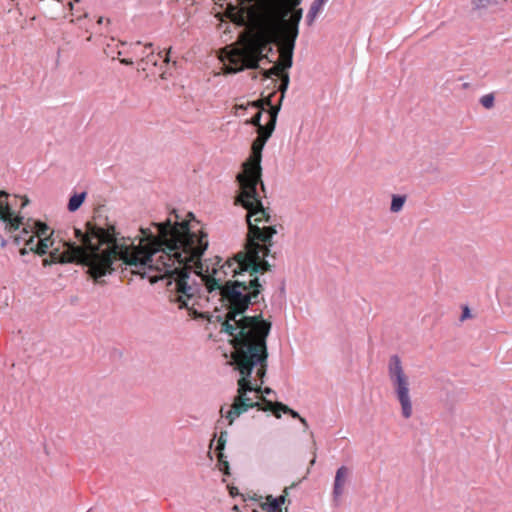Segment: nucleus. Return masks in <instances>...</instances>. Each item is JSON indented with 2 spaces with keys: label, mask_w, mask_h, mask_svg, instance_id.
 Wrapping results in <instances>:
<instances>
[{
  "label": "nucleus",
  "mask_w": 512,
  "mask_h": 512,
  "mask_svg": "<svg viewBox=\"0 0 512 512\" xmlns=\"http://www.w3.org/2000/svg\"><path fill=\"white\" fill-rule=\"evenodd\" d=\"M238 202L247 210L249 232L245 250L223 264L218 257L204 262L196 260L188 273L175 278L170 296L172 302L186 308L194 317L202 316L198 307L204 292L215 293L228 303L222 326L233 337L232 359L239 373L237 396L228 409L224 406L220 409L228 425L250 408L260 407V394L272 392L270 388H261L267 371L266 338L271 323L260 316L242 314L260 292L255 273L269 268L266 257L277 233L276 221L264 208L259 192H240Z\"/></svg>",
  "instance_id": "1"
},
{
  "label": "nucleus",
  "mask_w": 512,
  "mask_h": 512,
  "mask_svg": "<svg viewBox=\"0 0 512 512\" xmlns=\"http://www.w3.org/2000/svg\"><path fill=\"white\" fill-rule=\"evenodd\" d=\"M36 240L30 239L29 250L43 259V266L80 263L88 266L94 279L112 271L113 261L120 259L132 273L149 277L151 282L169 277L175 288L178 275L188 273L208 247L207 234L195 220H179L177 215L164 222L141 228L136 244L129 239H117L114 230L93 228L87 232L75 229L79 243L57 240L54 230L46 223L38 224Z\"/></svg>",
  "instance_id": "2"
},
{
  "label": "nucleus",
  "mask_w": 512,
  "mask_h": 512,
  "mask_svg": "<svg viewBox=\"0 0 512 512\" xmlns=\"http://www.w3.org/2000/svg\"><path fill=\"white\" fill-rule=\"evenodd\" d=\"M257 9L258 31L249 38L243 37L241 47L226 48L222 52V60L228 61V64H225L227 73H236L244 68H256L258 62L263 58V52L271 43H276L279 46L278 64L284 70L292 66L293 50L298 31L294 29L291 36L288 37L281 34L279 21L286 14V11H281L275 23L272 24L264 15L262 6H257Z\"/></svg>",
  "instance_id": "3"
},
{
  "label": "nucleus",
  "mask_w": 512,
  "mask_h": 512,
  "mask_svg": "<svg viewBox=\"0 0 512 512\" xmlns=\"http://www.w3.org/2000/svg\"><path fill=\"white\" fill-rule=\"evenodd\" d=\"M13 204L9 200V195L0 191V221H2L10 232H16L12 238L17 245L23 244L29 247L30 239L36 240V232H38V224L42 221L24 218L15 214L12 209Z\"/></svg>",
  "instance_id": "4"
},
{
  "label": "nucleus",
  "mask_w": 512,
  "mask_h": 512,
  "mask_svg": "<svg viewBox=\"0 0 512 512\" xmlns=\"http://www.w3.org/2000/svg\"><path fill=\"white\" fill-rule=\"evenodd\" d=\"M388 379L400 404L401 416L408 420L413 416L411 383L403 363L398 355H392L387 365Z\"/></svg>",
  "instance_id": "5"
},
{
  "label": "nucleus",
  "mask_w": 512,
  "mask_h": 512,
  "mask_svg": "<svg viewBox=\"0 0 512 512\" xmlns=\"http://www.w3.org/2000/svg\"><path fill=\"white\" fill-rule=\"evenodd\" d=\"M236 115L243 118L244 124H253L256 128H275L276 111L261 110L255 103L236 107Z\"/></svg>",
  "instance_id": "6"
},
{
  "label": "nucleus",
  "mask_w": 512,
  "mask_h": 512,
  "mask_svg": "<svg viewBox=\"0 0 512 512\" xmlns=\"http://www.w3.org/2000/svg\"><path fill=\"white\" fill-rule=\"evenodd\" d=\"M257 6H262L264 15L270 21L275 23L281 11H285L286 0H255Z\"/></svg>",
  "instance_id": "7"
},
{
  "label": "nucleus",
  "mask_w": 512,
  "mask_h": 512,
  "mask_svg": "<svg viewBox=\"0 0 512 512\" xmlns=\"http://www.w3.org/2000/svg\"><path fill=\"white\" fill-rule=\"evenodd\" d=\"M286 13H288L287 7L285 8ZM285 14L279 21L280 31L282 35H286V37L291 36L294 29L298 31V24L302 18V9L296 10L291 19L288 22L283 21V18L286 16Z\"/></svg>",
  "instance_id": "8"
},
{
  "label": "nucleus",
  "mask_w": 512,
  "mask_h": 512,
  "mask_svg": "<svg viewBox=\"0 0 512 512\" xmlns=\"http://www.w3.org/2000/svg\"><path fill=\"white\" fill-rule=\"evenodd\" d=\"M348 476L349 469L346 466H341L337 469L333 486L334 498H339L342 496Z\"/></svg>",
  "instance_id": "9"
},
{
  "label": "nucleus",
  "mask_w": 512,
  "mask_h": 512,
  "mask_svg": "<svg viewBox=\"0 0 512 512\" xmlns=\"http://www.w3.org/2000/svg\"><path fill=\"white\" fill-rule=\"evenodd\" d=\"M261 409L264 411H267V410L273 411L278 418L280 417V415L277 414V410H281L284 413H289L293 418H299L301 423H303L304 425H307L306 420L304 418L300 417L298 412L290 409L289 407L283 405L282 403H273V402L269 401V402H266V406L262 407Z\"/></svg>",
  "instance_id": "10"
},
{
  "label": "nucleus",
  "mask_w": 512,
  "mask_h": 512,
  "mask_svg": "<svg viewBox=\"0 0 512 512\" xmlns=\"http://www.w3.org/2000/svg\"><path fill=\"white\" fill-rule=\"evenodd\" d=\"M271 75L280 76L281 85L279 89L281 90L282 93H284V91L288 88L289 85V75L287 73H284V69L278 63L268 70L267 76Z\"/></svg>",
  "instance_id": "11"
},
{
  "label": "nucleus",
  "mask_w": 512,
  "mask_h": 512,
  "mask_svg": "<svg viewBox=\"0 0 512 512\" xmlns=\"http://www.w3.org/2000/svg\"><path fill=\"white\" fill-rule=\"evenodd\" d=\"M328 2V0H314L310 6V9L306 16V21L309 26H311L315 19L317 18L319 12L323 9L324 5Z\"/></svg>",
  "instance_id": "12"
},
{
  "label": "nucleus",
  "mask_w": 512,
  "mask_h": 512,
  "mask_svg": "<svg viewBox=\"0 0 512 512\" xmlns=\"http://www.w3.org/2000/svg\"><path fill=\"white\" fill-rule=\"evenodd\" d=\"M86 196H87L86 192H81V193L73 194L70 197L69 202H68V206H67L68 210L70 212L77 211L81 207L83 202L85 201Z\"/></svg>",
  "instance_id": "13"
},
{
  "label": "nucleus",
  "mask_w": 512,
  "mask_h": 512,
  "mask_svg": "<svg viewBox=\"0 0 512 512\" xmlns=\"http://www.w3.org/2000/svg\"><path fill=\"white\" fill-rule=\"evenodd\" d=\"M406 202V196L404 195H393L390 205V211L393 213L400 212Z\"/></svg>",
  "instance_id": "14"
},
{
  "label": "nucleus",
  "mask_w": 512,
  "mask_h": 512,
  "mask_svg": "<svg viewBox=\"0 0 512 512\" xmlns=\"http://www.w3.org/2000/svg\"><path fill=\"white\" fill-rule=\"evenodd\" d=\"M262 509L266 512H278L280 510V506L275 497L268 495L265 498V502L262 504Z\"/></svg>",
  "instance_id": "15"
},
{
  "label": "nucleus",
  "mask_w": 512,
  "mask_h": 512,
  "mask_svg": "<svg viewBox=\"0 0 512 512\" xmlns=\"http://www.w3.org/2000/svg\"><path fill=\"white\" fill-rule=\"evenodd\" d=\"M162 58H163V57H162V55H161L160 53H158V54L151 53L150 55H148V56L146 57V59H143V60L141 61V63L139 64V66L141 67V69H142V70H144V71H145V70H147V69H148V68H147L148 64H151V65H153V66H156V65H157V63H158V61H159L160 59H162Z\"/></svg>",
  "instance_id": "16"
},
{
  "label": "nucleus",
  "mask_w": 512,
  "mask_h": 512,
  "mask_svg": "<svg viewBox=\"0 0 512 512\" xmlns=\"http://www.w3.org/2000/svg\"><path fill=\"white\" fill-rule=\"evenodd\" d=\"M479 102L485 109H492L495 103L494 93H488L481 96Z\"/></svg>",
  "instance_id": "17"
},
{
  "label": "nucleus",
  "mask_w": 512,
  "mask_h": 512,
  "mask_svg": "<svg viewBox=\"0 0 512 512\" xmlns=\"http://www.w3.org/2000/svg\"><path fill=\"white\" fill-rule=\"evenodd\" d=\"M284 495H280L279 497H275L278 505L281 507L286 502V494H287V488L284 490Z\"/></svg>",
  "instance_id": "18"
},
{
  "label": "nucleus",
  "mask_w": 512,
  "mask_h": 512,
  "mask_svg": "<svg viewBox=\"0 0 512 512\" xmlns=\"http://www.w3.org/2000/svg\"><path fill=\"white\" fill-rule=\"evenodd\" d=\"M29 252H31V251L29 250V247H27L26 245H24V247L21 248L19 251L20 255H22V256L28 254Z\"/></svg>",
  "instance_id": "19"
},
{
  "label": "nucleus",
  "mask_w": 512,
  "mask_h": 512,
  "mask_svg": "<svg viewBox=\"0 0 512 512\" xmlns=\"http://www.w3.org/2000/svg\"><path fill=\"white\" fill-rule=\"evenodd\" d=\"M469 316H470V311H469V309L466 307V308L464 309V311H463V315H462L461 319L463 320V319H465V318H467V317H469Z\"/></svg>",
  "instance_id": "20"
},
{
  "label": "nucleus",
  "mask_w": 512,
  "mask_h": 512,
  "mask_svg": "<svg viewBox=\"0 0 512 512\" xmlns=\"http://www.w3.org/2000/svg\"><path fill=\"white\" fill-rule=\"evenodd\" d=\"M486 0H473V3L475 4V6L477 8H479L481 5H484L483 2H485Z\"/></svg>",
  "instance_id": "21"
},
{
  "label": "nucleus",
  "mask_w": 512,
  "mask_h": 512,
  "mask_svg": "<svg viewBox=\"0 0 512 512\" xmlns=\"http://www.w3.org/2000/svg\"><path fill=\"white\" fill-rule=\"evenodd\" d=\"M121 63L126 64V65H130V64H132V61L128 60V59H122Z\"/></svg>",
  "instance_id": "22"
},
{
  "label": "nucleus",
  "mask_w": 512,
  "mask_h": 512,
  "mask_svg": "<svg viewBox=\"0 0 512 512\" xmlns=\"http://www.w3.org/2000/svg\"><path fill=\"white\" fill-rule=\"evenodd\" d=\"M300 2H301V0H293L292 5L297 6L300 4Z\"/></svg>",
  "instance_id": "23"
},
{
  "label": "nucleus",
  "mask_w": 512,
  "mask_h": 512,
  "mask_svg": "<svg viewBox=\"0 0 512 512\" xmlns=\"http://www.w3.org/2000/svg\"><path fill=\"white\" fill-rule=\"evenodd\" d=\"M69 7L71 10H73V2H69Z\"/></svg>",
  "instance_id": "24"
},
{
  "label": "nucleus",
  "mask_w": 512,
  "mask_h": 512,
  "mask_svg": "<svg viewBox=\"0 0 512 512\" xmlns=\"http://www.w3.org/2000/svg\"><path fill=\"white\" fill-rule=\"evenodd\" d=\"M168 61H169V58L166 55L165 58L163 59V62H168Z\"/></svg>",
  "instance_id": "25"
},
{
  "label": "nucleus",
  "mask_w": 512,
  "mask_h": 512,
  "mask_svg": "<svg viewBox=\"0 0 512 512\" xmlns=\"http://www.w3.org/2000/svg\"><path fill=\"white\" fill-rule=\"evenodd\" d=\"M80 0H73V2H79Z\"/></svg>",
  "instance_id": "26"
}]
</instances>
